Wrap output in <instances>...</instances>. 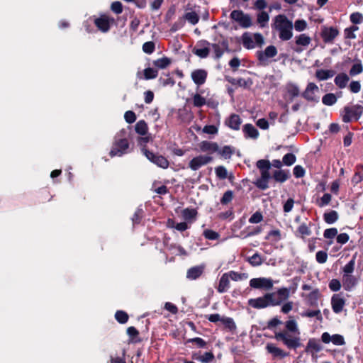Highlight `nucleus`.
I'll list each match as a JSON object with an SVG mask.
<instances>
[{"instance_id": "dca6fc26", "label": "nucleus", "mask_w": 363, "mask_h": 363, "mask_svg": "<svg viewBox=\"0 0 363 363\" xmlns=\"http://www.w3.org/2000/svg\"><path fill=\"white\" fill-rule=\"evenodd\" d=\"M213 158L207 155H199L194 157L189 163V167L196 171L202 166L206 165L212 161Z\"/></svg>"}, {"instance_id": "f8f14e48", "label": "nucleus", "mask_w": 363, "mask_h": 363, "mask_svg": "<svg viewBox=\"0 0 363 363\" xmlns=\"http://www.w3.org/2000/svg\"><path fill=\"white\" fill-rule=\"evenodd\" d=\"M319 91L318 86L313 82H308L304 91L301 94L307 101L318 103L319 97L315 96V93Z\"/></svg>"}, {"instance_id": "c9c22d12", "label": "nucleus", "mask_w": 363, "mask_h": 363, "mask_svg": "<svg viewBox=\"0 0 363 363\" xmlns=\"http://www.w3.org/2000/svg\"><path fill=\"white\" fill-rule=\"evenodd\" d=\"M197 214L198 212L196 208H186L182 212V215L186 220L195 219Z\"/></svg>"}, {"instance_id": "423d86ee", "label": "nucleus", "mask_w": 363, "mask_h": 363, "mask_svg": "<svg viewBox=\"0 0 363 363\" xmlns=\"http://www.w3.org/2000/svg\"><path fill=\"white\" fill-rule=\"evenodd\" d=\"M230 18L238 22L243 28H247L252 26L251 16L245 13L242 10H233L230 13Z\"/></svg>"}, {"instance_id": "ddd939ff", "label": "nucleus", "mask_w": 363, "mask_h": 363, "mask_svg": "<svg viewBox=\"0 0 363 363\" xmlns=\"http://www.w3.org/2000/svg\"><path fill=\"white\" fill-rule=\"evenodd\" d=\"M210 45L213 50L215 58L218 60L223 56L225 52H231L230 49L229 48L228 40L226 38H223L221 41H219L218 43H212Z\"/></svg>"}, {"instance_id": "2f4dec72", "label": "nucleus", "mask_w": 363, "mask_h": 363, "mask_svg": "<svg viewBox=\"0 0 363 363\" xmlns=\"http://www.w3.org/2000/svg\"><path fill=\"white\" fill-rule=\"evenodd\" d=\"M269 21V13L266 11H262L257 15V23L259 24L260 28H264L267 26Z\"/></svg>"}, {"instance_id": "4c0bfd02", "label": "nucleus", "mask_w": 363, "mask_h": 363, "mask_svg": "<svg viewBox=\"0 0 363 363\" xmlns=\"http://www.w3.org/2000/svg\"><path fill=\"white\" fill-rule=\"evenodd\" d=\"M337 101V96L332 93L326 94L322 97V103L325 106H333Z\"/></svg>"}, {"instance_id": "f704fd0d", "label": "nucleus", "mask_w": 363, "mask_h": 363, "mask_svg": "<svg viewBox=\"0 0 363 363\" xmlns=\"http://www.w3.org/2000/svg\"><path fill=\"white\" fill-rule=\"evenodd\" d=\"M287 93L291 99L297 97L300 94V90L298 86L294 83H288L286 86Z\"/></svg>"}, {"instance_id": "79ce46f5", "label": "nucleus", "mask_w": 363, "mask_h": 363, "mask_svg": "<svg viewBox=\"0 0 363 363\" xmlns=\"http://www.w3.org/2000/svg\"><path fill=\"white\" fill-rule=\"evenodd\" d=\"M320 296L318 289L312 291L308 295V303L311 306H317L318 301Z\"/></svg>"}, {"instance_id": "37998d69", "label": "nucleus", "mask_w": 363, "mask_h": 363, "mask_svg": "<svg viewBox=\"0 0 363 363\" xmlns=\"http://www.w3.org/2000/svg\"><path fill=\"white\" fill-rule=\"evenodd\" d=\"M331 304L333 311L339 313L340 312V294H335L333 296Z\"/></svg>"}, {"instance_id": "69168bd1", "label": "nucleus", "mask_w": 363, "mask_h": 363, "mask_svg": "<svg viewBox=\"0 0 363 363\" xmlns=\"http://www.w3.org/2000/svg\"><path fill=\"white\" fill-rule=\"evenodd\" d=\"M219 154L225 159H229L233 154V150L230 146L225 145L220 150H219Z\"/></svg>"}, {"instance_id": "a18cd8bd", "label": "nucleus", "mask_w": 363, "mask_h": 363, "mask_svg": "<svg viewBox=\"0 0 363 363\" xmlns=\"http://www.w3.org/2000/svg\"><path fill=\"white\" fill-rule=\"evenodd\" d=\"M115 318L120 324H125L129 319L128 314L121 310H118L115 313Z\"/></svg>"}, {"instance_id": "8fccbe9b", "label": "nucleus", "mask_w": 363, "mask_h": 363, "mask_svg": "<svg viewBox=\"0 0 363 363\" xmlns=\"http://www.w3.org/2000/svg\"><path fill=\"white\" fill-rule=\"evenodd\" d=\"M192 100L194 106L197 108L203 106L206 103V99L198 93L193 96Z\"/></svg>"}, {"instance_id": "09e8293b", "label": "nucleus", "mask_w": 363, "mask_h": 363, "mask_svg": "<svg viewBox=\"0 0 363 363\" xmlns=\"http://www.w3.org/2000/svg\"><path fill=\"white\" fill-rule=\"evenodd\" d=\"M324 220L328 224L335 223L338 219V213L335 211H330L323 215Z\"/></svg>"}, {"instance_id": "49530a36", "label": "nucleus", "mask_w": 363, "mask_h": 363, "mask_svg": "<svg viewBox=\"0 0 363 363\" xmlns=\"http://www.w3.org/2000/svg\"><path fill=\"white\" fill-rule=\"evenodd\" d=\"M296 233L300 235V236L303 238L306 236H309L311 234V230L308 225L303 223L298 227Z\"/></svg>"}, {"instance_id": "6ab92c4d", "label": "nucleus", "mask_w": 363, "mask_h": 363, "mask_svg": "<svg viewBox=\"0 0 363 363\" xmlns=\"http://www.w3.org/2000/svg\"><path fill=\"white\" fill-rule=\"evenodd\" d=\"M261 176L255 182L254 184L260 190H266L269 188V181L271 179L269 170L260 172Z\"/></svg>"}, {"instance_id": "9b49d317", "label": "nucleus", "mask_w": 363, "mask_h": 363, "mask_svg": "<svg viewBox=\"0 0 363 363\" xmlns=\"http://www.w3.org/2000/svg\"><path fill=\"white\" fill-rule=\"evenodd\" d=\"M265 350L268 354H271L273 359H282L290 354L289 352L284 350L272 342H268L266 345Z\"/></svg>"}, {"instance_id": "c85d7f7f", "label": "nucleus", "mask_w": 363, "mask_h": 363, "mask_svg": "<svg viewBox=\"0 0 363 363\" xmlns=\"http://www.w3.org/2000/svg\"><path fill=\"white\" fill-rule=\"evenodd\" d=\"M192 359L201 363H210L215 359V357L212 352H206L203 355L193 354Z\"/></svg>"}, {"instance_id": "4d7b16f0", "label": "nucleus", "mask_w": 363, "mask_h": 363, "mask_svg": "<svg viewBox=\"0 0 363 363\" xmlns=\"http://www.w3.org/2000/svg\"><path fill=\"white\" fill-rule=\"evenodd\" d=\"M234 197L233 191L232 190L226 191L223 196L221 197L220 201L222 205H228L230 203Z\"/></svg>"}, {"instance_id": "58836bf2", "label": "nucleus", "mask_w": 363, "mask_h": 363, "mask_svg": "<svg viewBox=\"0 0 363 363\" xmlns=\"http://www.w3.org/2000/svg\"><path fill=\"white\" fill-rule=\"evenodd\" d=\"M247 260L252 267L260 266L263 262V259L258 252H256L252 256L247 257Z\"/></svg>"}, {"instance_id": "774afa93", "label": "nucleus", "mask_w": 363, "mask_h": 363, "mask_svg": "<svg viewBox=\"0 0 363 363\" xmlns=\"http://www.w3.org/2000/svg\"><path fill=\"white\" fill-rule=\"evenodd\" d=\"M348 89L350 92L357 94L361 90V84L359 81H352L348 85Z\"/></svg>"}, {"instance_id": "e433bc0d", "label": "nucleus", "mask_w": 363, "mask_h": 363, "mask_svg": "<svg viewBox=\"0 0 363 363\" xmlns=\"http://www.w3.org/2000/svg\"><path fill=\"white\" fill-rule=\"evenodd\" d=\"M265 240H271L273 242H279L281 240V231L279 229L270 230L267 236L265 237Z\"/></svg>"}, {"instance_id": "1a4fd4ad", "label": "nucleus", "mask_w": 363, "mask_h": 363, "mask_svg": "<svg viewBox=\"0 0 363 363\" xmlns=\"http://www.w3.org/2000/svg\"><path fill=\"white\" fill-rule=\"evenodd\" d=\"M94 24L97 28L102 33H107L111 26L115 23V19L106 14H101L99 17L94 19Z\"/></svg>"}, {"instance_id": "0e129e2a", "label": "nucleus", "mask_w": 363, "mask_h": 363, "mask_svg": "<svg viewBox=\"0 0 363 363\" xmlns=\"http://www.w3.org/2000/svg\"><path fill=\"white\" fill-rule=\"evenodd\" d=\"M331 195L329 193H325L320 198V200L317 201V204L319 207H323L328 205L331 201Z\"/></svg>"}, {"instance_id": "cd10ccee", "label": "nucleus", "mask_w": 363, "mask_h": 363, "mask_svg": "<svg viewBox=\"0 0 363 363\" xmlns=\"http://www.w3.org/2000/svg\"><path fill=\"white\" fill-rule=\"evenodd\" d=\"M342 281L345 290H350L357 283V279L354 276L348 274H344Z\"/></svg>"}, {"instance_id": "393cba45", "label": "nucleus", "mask_w": 363, "mask_h": 363, "mask_svg": "<svg viewBox=\"0 0 363 363\" xmlns=\"http://www.w3.org/2000/svg\"><path fill=\"white\" fill-rule=\"evenodd\" d=\"M322 350V346L320 344V340L311 338L308 340L306 347V352H318Z\"/></svg>"}, {"instance_id": "aec40b11", "label": "nucleus", "mask_w": 363, "mask_h": 363, "mask_svg": "<svg viewBox=\"0 0 363 363\" xmlns=\"http://www.w3.org/2000/svg\"><path fill=\"white\" fill-rule=\"evenodd\" d=\"M205 264H201L189 268L186 272V278L190 280L199 279L204 272Z\"/></svg>"}, {"instance_id": "a878e982", "label": "nucleus", "mask_w": 363, "mask_h": 363, "mask_svg": "<svg viewBox=\"0 0 363 363\" xmlns=\"http://www.w3.org/2000/svg\"><path fill=\"white\" fill-rule=\"evenodd\" d=\"M228 276H227V273H224L220 280L218 286L217 287V291L222 294L226 292L228 289L230 288V280Z\"/></svg>"}, {"instance_id": "f3484780", "label": "nucleus", "mask_w": 363, "mask_h": 363, "mask_svg": "<svg viewBox=\"0 0 363 363\" xmlns=\"http://www.w3.org/2000/svg\"><path fill=\"white\" fill-rule=\"evenodd\" d=\"M225 79L232 85L242 87L244 89H249L253 84V81L251 78H247L246 79L243 78L235 79L230 76H226Z\"/></svg>"}, {"instance_id": "72a5a7b5", "label": "nucleus", "mask_w": 363, "mask_h": 363, "mask_svg": "<svg viewBox=\"0 0 363 363\" xmlns=\"http://www.w3.org/2000/svg\"><path fill=\"white\" fill-rule=\"evenodd\" d=\"M274 179L280 183L286 182L290 177L289 172L284 170H276L273 173Z\"/></svg>"}, {"instance_id": "864d4df0", "label": "nucleus", "mask_w": 363, "mask_h": 363, "mask_svg": "<svg viewBox=\"0 0 363 363\" xmlns=\"http://www.w3.org/2000/svg\"><path fill=\"white\" fill-rule=\"evenodd\" d=\"M143 74L144 79L146 80L155 79L158 75V70L151 67H148L144 69Z\"/></svg>"}, {"instance_id": "3c124183", "label": "nucleus", "mask_w": 363, "mask_h": 363, "mask_svg": "<svg viewBox=\"0 0 363 363\" xmlns=\"http://www.w3.org/2000/svg\"><path fill=\"white\" fill-rule=\"evenodd\" d=\"M188 343H194L197 348H206L207 346V342L201 337H194L188 339L185 344Z\"/></svg>"}, {"instance_id": "a211bd4d", "label": "nucleus", "mask_w": 363, "mask_h": 363, "mask_svg": "<svg viewBox=\"0 0 363 363\" xmlns=\"http://www.w3.org/2000/svg\"><path fill=\"white\" fill-rule=\"evenodd\" d=\"M191 77L195 84L200 86L205 84L208 77V72L203 69H197L191 72Z\"/></svg>"}, {"instance_id": "2eb2a0df", "label": "nucleus", "mask_w": 363, "mask_h": 363, "mask_svg": "<svg viewBox=\"0 0 363 363\" xmlns=\"http://www.w3.org/2000/svg\"><path fill=\"white\" fill-rule=\"evenodd\" d=\"M250 286L254 289L269 290L273 287V282L271 279L264 277L253 278L250 281Z\"/></svg>"}, {"instance_id": "6e6d98bb", "label": "nucleus", "mask_w": 363, "mask_h": 363, "mask_svg": "<svg viewBox=\"0 0 363 363\" xmlns=\"http://www.w3.org/2000/svg\"><path fill=\"white\" fill-rule=\"evenodd\" d=\"M203 237L209 240H216L219 239L220 234L213 230L206 229L203 232Z\"/></svg>"}, {"instance_id": "39448f33", "label": "nucleus", "mask_w": 363, "mask_h": 363, "mask_svg": "<svg viewBox=\"0 0 363 363\" xmlns=\"http://www.w3.org/2000/svg\"><path fill=\"white\" fill-rule=\"evenodd\" d=\"M253 38L254 40L249 32H245L242 35V43L245 48L247 50L253 49L255 48V44L261 46L264 42L262 35L259 33H254Z\"/></svg>"}, {"instance_id": "c03bdc74", "label": "nucleus", "mask_w": 363, "mask_h": 363, "mask_svg": "<svg viewBox=\"0 0 363 363\" xmlns=\"http://www.w3.org/2000/svg\"><path fill=\"white\" fill-rule=\"evenodd\" d=\"M220 322L228 330L234 331L236 330V325L232 318L223 317Z\"/></svg>"}, {"instance_id": "338daca9", "label": "nucleus", "mask_w": 363, "mask_h": 363, "mask_svg": "<svg viewBox=\"0 0 363 363\" xmlns=\"http://www.w3.org/2000/svg\"><path fill=\"white\" fill-rule=\"evenodd\" d=\"M159 82L160 84H162L163 86H173L175 84V81L172 77L169 76V74H167L166 78L160 77L159 79Z\"/></svg>"}, {"instance_id": "13d9d810", "label": "nucleus", "mask_w": 363, "mask_h": 363, "mask_svg": "<svg viewBox=\"0 0 363 363\" xmlns=\"http://www.w3.org/2000/svg\"><path fill=\"white\" fill-rule=\"evenodd\" d=\"M350 20L353 23L352 26L361 24L363 22V15L359 12H353L350 16Z\"/></svg>"}, {"instance_id": "052dcab7", "label": "nucleus", "mask_w": 363, "mask_h": 363, "mask_svg": "<svg viewBox=\"0 0 363 363\" xmlns=\"http://www.w3.org/2000/svg\"><path fill=\"white\" fill-rule=\"evenodd\" d=\"M257 167L262 171H267L271 169V162L267 160H259L256 163Z\"/></svg>"}, {"instance_id": "7ed1b4c3", "label": "nucleus", "mask_w": 363, "mask_h": 363, "mask_svg": "<svg viewBox=\"0 0 363 363\" xmlns=\"http://www.w3.org/2000/svg\"><path fill=\"white\" fill-rule=\"evenodd\" d=\"M271 28L273 31L278 33L279 38L282 41L289 40L293 37V23L284 14L274 16Z\"/></svg>"}, {"instance_id": "f03ea898", "label": "nucleus", "mask_w": 363, "mask_h": 363, "mask_svg": "<svg viewBox=\"0 0 363 363\" xmlns=\"http://www.w3.org/2000/svg\"><path fill=\"white\" fill-rule=\"evenodd\" d=\"M290 296V289L281 287L276 292L266 293L264 296L250 298L248 305L255 309H262L269 306H280Z\"/></svg>"}, {"instance_id": "e2e57ef3", "label": "nucleus", "mask_w": 363, "mask_h": 363, "mask_svg": "<svg viewBox=\"0 0 363 363\" xmlns=\"http://www.w3.org/2000/svg\"><path fill=\"white\" fill-rule=\"evenodd\" d=\"M296 160V157L293 153H287L283 157L282 162L286 166H291L295 163Z\"/></svg>"}, {"instance_id": "680f3d73", "label": "nucleus", "mask_w": 363, "mask_h": 363, "mask_svg": "<svg viewBox=\"0 0 363 363\" xmlns=\"http://www.w3.org/2000/svg\"><path fill=\"white\" fill-rule=\"evenodd\" d=\"M155 50V44L153 41H147L143 45V51L146 54L150 55L154 52Z\"/></svg>"}, {"instance_id": "412c9836", "label": "nucleus", "mask_w": 363, "mask_h": 363, "mask_svg": "<svg viewBox=\"0 0 363 363\" xmlns=\"http://www.w3.org/2000/svg\"><path fill=\"white\" fill-rule=\"evenodd\" d=\"M242 121L239 115L233 113L226 120L225 124L231 129L238 130L240 129Z\"/></svg>"}, {"instance_id": "4be33fe9", "label": "nucleus", "mask_w": 363, "mask_h": 363, "mask_svg": "<svg viewBox=\"0 0 363 363\" xmlns=\"http://www.w3.org/2000/svg\"><path fill=\"white\" fill-rule=\"evenodd\" d=\"M242 131L245 138L257 139L259 136L257 129L251 123H247L243 125Z\"/></svg>"}, {"instance_id": "5701e85b", "label": "nucleus", "mask_w": 363, "mask_h": 363, "mask_svg": "<svg viewBox=\"0 0 363 363\" xmlns=\"http://www.w3.org/2000/svg\"><path fill=\"white\" fill-rule=\"evenodd\" d=\"M335 75V72L333 69H317L315 73V77L318 81L327 80L330 78H332Z\"/></svg>"}, {"instance_id": "7c9ffc66", "label": "nucleus", "mask_w": 363, "mask_h": 363, "mask_svg": "<svg viewBox=\"0 0 363 363\" xmlns=\"http://www.w3.org/2000/svg\"><path fill=\"white\" fill-rule=\"evenodd\" d=\"M359 30V27L357 26H351L349 28H347L344 30V35L345 39V43L348 45H350L349 43V40L356 38V35L354 32Z\"/></svg>"}, {"instance_id": "c756f323", "label": "nucleus", "mask_w": 363, "mask_h": 363, "mask_svg": "<svg viewBox=\"0 0 363 363\" xmlns=\"http://www.w3.org/2000/svg\"><path fill=\"white\" fill-rule=\"evenodd\" d=\"M126 332L130 342L133 343H139L142 341V339L139 337V331L135 327H128Z\"/></svg>"}, {"instance_id": "0eeeda50", "label": "nucleus", "mask_w": 363, "mask_h": 363, "mask_svg": "<svg viewBox=\"0 0 363 363\" xmlns=\"http://www.w3.org/2000/svg\"><path fill=\"white\" fill-rule=\"evenodd\" d=\"M345 114L342 121L349 123L352 121H358L362 113L363 107L360 105H355L351 107H345Z\"/></svg>"}, {"instance_id": "de8ad7c7", "label": "nucleus", "mask_w": 363, "mask_h": 363, "mask_svg": "<svg viewBox=\"0 0 363 363\" xmlns=\"http://www.w3.org/2000/svg\"><path fill=\"white\" fill-rule=\"evenodd\" d=\"M301 315L302 317H308V318L315 317L316 319L320 321H321L323 319V317H322L320 310H315V311L307 310L304 312H302L301 313Z\"/></svg>"}, {"instance_id": "bb28decb", "label": "nucleus", "mask_w": 363, "mask_h": 363, "mask_svg": "<svg viewBox=\"0 0 363 363\" xmlns=\"http://www.w3.org/2000/svg\"><path fill=\"white\" fill-rule=\"evenodd\" d=\"M338 35V30L333 28H325L322 32V38L325 43L332 41Z\"/></svg>"}, {"instance_id": "f257e3e1", "label": "nucleus", "mask_w": 363, "mask_h": 363, "mask_svg": "<svg viewBox=\"0 0 363 363\" xmlns=\"http://www.w3.org/2000/svg\"><path fill=\"white\" fill-rule=\"evenodd\" d=\"M283 322L275 316L268 320L267 326L264 329H269L274 332V338L279 342L282 343L287 349L296 350L302 347L301 339L300 337V330L298 323L293 317L284 323V329L278 330L277 326L281 325Z\"/></svg>"}, {"instance_id": "bf43d9fd", "label": "nucleus", "mask_w": 363, "mask_h": 363, "mask_svg": "<svg viewBox=\"0 0 363 363\" xmlns=\"http://www.w3.org/2000/svg\"><path fill=\"white\" fill-rule=\"evenodd\" d=\"M362 72L363 66L362 63L359 62L352 65L349 73L351 77H354L355 75L361 74Z\"/></svg>"}, {"instance_id": "20e7f679", "label": "nucleus", "mask_w": 363, "mask_h": 363, "mask_svg": "<svg viewBox=\"0 0 363 363\" xmlns=\"http://www.w3.org/2000/svg\"><path fill=\"white\" fill-rule=\"evenodd\" d=\"M127 131L125 129L120 130L115 136V140L113 143L111 150L109 152L111 157L116 156L121 157L127 154L129 151V142L125 138Z\"/></svg>"}, {"instance_id": "a19ab883", "label": "nucleus", "mask_w": 363, "mask_h": 363, "mask_svg": "<svg viewBox=\"0 0 363 363\" xmlns=\"http://www.w3.org/2000/svg\"><path fill=\"white\" fill-rule=\"evenodd\" d=\"M171 64V60L167 57L159 58L153 61V65L159 69H164Z\"/></svg>"}, {"instance_id": "ea45409f", "label": "nucleus", "mask_w": 363, "mask_h": 363, "mask_svg": "<svg viewBox=\"0 0 363 363\" xmlns=\"http://www.w3.org/2000/svg\"><path fill=\"white\" fill-rule=\"evenodd\" d=\"M182 18L184 21H188L192 25H196L199 21V16L195 11L186 13Z\"/></svg>"}, {"instance_id": "9d476101", "label": "nucleus", "mask_w": 363, "mask_h": 363, "mask_svg": "<svg viewBox=\"0 0 363 363\" xmlns=\"http://www.w3.org/2000/svg\"><path fill=\"white\" fill-rule=\"evenodd\" d=\"M144 154L150 162L159 167L167 169L169 167V162L164 156L155 154L154 152L146 149L144 150Z\"/></svg>"}, {"instance_id": "603ef678", "label": "nucleus", "mask_w": 363, "mask_h": 363, "mask_svg": "<svg viewBox=\"0 0 363 363\" xmlns=\"http://www.w3.org/2000/svg\"><path fill=\"white\" fill-rule=\"evenodd\" d=\"M227 276H228L229 279H231L235 281L246 279L248 277L247 274L246 273H239L235 271H230L228 273H227Z\"/></svg>"}, {"instance_id": "4468645a", "label": "nucleus", "mask_w": 363, "mask_h": 363, "mask_svg": "<svg viewBox=\"0 0 363 363\" xmlns=\"http://www.w3.org/2000/svg\"><path fill=\"white\" fill-rule=\"evenodd\" d=\"M211 43L206 40H199L196 46L193 48V53L201 58H206L210 52L208 46Z\"/></svg>"}, {"instance_id": "6e6552de", "label": "nucleus", "mask_w": 363, "mask_h": 363, "mask_svg": "<svg viewBox=\"0 0 363 363\" xmlns=\"http://www.w3.org/2000/svg\"><path fill=\"white\" fill-rule=\"evenodd\" d=\"M277 49L274 45L267 46L264 51L258 50L256 52V57L259 61V65H267L268 64V59L272 58L277 55Z\"/></svg>"}, {"instance_id": "5fc2aeb1", "label": "nucleus", "mask_w": 363, "mask_h": 363, "mask_svg": "<svg viewBox=\"0 0 363 363\" xmlns=\"http://www.w3.org/2000/svg\"><path fill=\"white\" fill-rule=\"evenodd\" d=\"M311 43V38L306 34H301L296 38V44L298 45L308 46Z\"/></svg>"}, {"instance_id": "b1692460", "label": "nucleus", "mask_w": 363, "mask_h": 363, "mask_svg": "<svg viewBox=\"0 0 363 363\" xmlns=\"http://www.w3.org/2000/svg\"><path fill=\"white\" fill-rule=\"evenodd\" d=\"M199 147L202 152H208L210 153H213L219 150L218 145L216 143L207 140L202 141L199 145Z\"/></svg>"}, {"instance_id": "473e14b6", "label": "nucleus", "mask_w": 363, "mask_h": 363, "mask_svg": "<svg viewBox=\"0 0 363 363\" xmlns=\"http://www.w3.org/2000/svg\"><path fill=\"white\" fill-rule=\"evenodd\" d=\"M135 132L142 136L147 135L148 130V126L147 123L144 120H140L135 125Z\"/></svg>"}]
</instances>
